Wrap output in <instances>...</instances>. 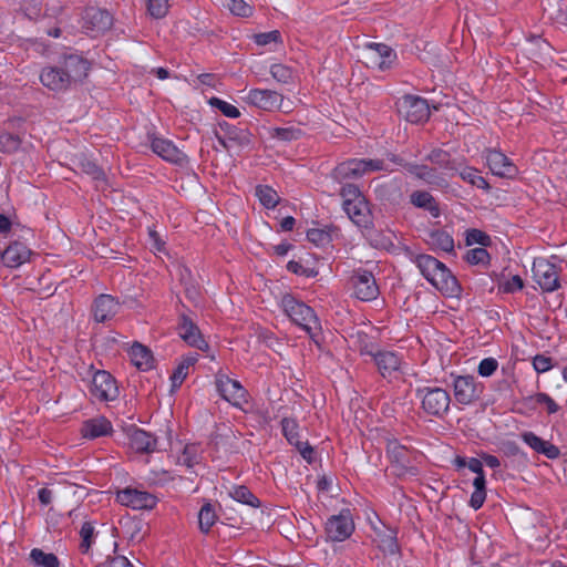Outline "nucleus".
Instances as JSON below:
<instances>
[{
    "mask_svg": "<svg viewBox=\"0 0 567 567\" xmlns=\"http://www.w3.org/2000/svg\"><path fill=\"white\" fill-rule=\"evenodd\" d=\"M41 83L52 92L68 91L72 85L61 66H45L40 73Z\"/></svg>",
    "mask_w": 567,
    "mask_h": 567,
    "instance_id": "obj_16",
    "label": "nucleus"
},
{
    "mask_svg": "<svg viewBox=\"0 0 567 567\" xmlns=\"http://www.w3.org/2000/svg\"><path fill=\"white\" fill-rule=\"evenodd\" d=\"M113 24L112 16L106 11L97 8H89L83 16V29L87 34L96 37L111 29Z\"/></svg>",
    "mask_w": 567,
    "mask_h": 567,
    "instance_id": "obj_10",
    "label": "nucleus"
},
{
    "mask_svg": "<svg viewBox=\"0 0 567 567\" xmlns=\"http://www.w3.org/2000/svg\"><path fill=\"white\" fill-rule=\"evenodd\" d=\"M467 467L475 474L483 473V464L478 458H470L467 462Z\"/></svg>",
    "mask_w": 567,
    "mask_h": 567,
    "instance_id": "obj_64",
    "label": "nucleus"
},
{
    "mask_svg": "<svg viewBox=\"0 0 567 567\" xmlns=\"http://www.w3.org/2000/svg\"><path fill=\"white\" fill-rule=\"evenodd\" d=\"M453 389L455 400L466 405L480 398L483 385L477 383L472 375H458L454 379Z\"/></svg>",
    "mask_w": 567,
    "mask_h": 567,
    "instance_id": "obj_9",
    "label": "nucleus"
},
{
    "mask_svg": "<svg viewBox=\"0 0 567 567\" xmlns=\"http://www.w3.org/2000/svg\"><path fill=\"white\" fill-rule=\"evenodd\" d=\"M216 514L213 506L207 503L203 505L198 514V524L203 533H208L216 522Z\"/></svg>",
    "mask_w": 567,
    "mask_h": 567,
    "instance_id": "obj_41",
    "label": "nucleus"
},
{
    "mask_svg": "<svg viewBox=\"0 0 567 567\" xmlns=\"http://www.w3.org/2000/svg\"><path fill=\"white\" fill-rule=\"evenodd\" d=\"M282 432L290 444H293L307 462H312L313 449L299 440L298 424L293 419H284L281 421Z\"/></svg>",
    "mask_w": 567,
    "mask_h": 567,
    "instance_id": "obj_22",
    "label": "nucleus"
},
{
    "mask_svg": "<svg viewBox=\"0 0 567 567\" xmlns=\"http://www.w3.org/2000/svg\"><path fill=\"white\" fill-rule=\"evenodd\" d=\"M486 163L491 172L499 177H513L517 172L509 158L495 150L487 152Z\"/></svg>",
    "mask_w": 567,
    "mask_h": 567,
    "instance_id": "obj_21",
    "label": "nucleus"
},
{
    "mask_svg": "<svg viewBox=\"0 0 567 567\" xmlns=\"http://www.w3.org/2000/svg\"><path fill=\"white\" fill-rule=\"evenodd\" d=\"M466 261L471 265H487L489 261V255L483 247L470 249L466 252Z\"/></svg>",
    "mask_w": 567,
    "mask_h": 567,
    "instance_id": "obj_46",
    "label": "nucleus"
},
{
    "mask_svg": "<svg viewBox=\"0 0 567 567\" xmlns=\"http://www.w3.org/2000/svg\"><path fill=\"white\" fill-rule=\"evenodd\" d=\"M522 439L535 452L542 453L550 460L557 458L560 454L559 449L557 446H555L548 441L540 439L533 432L523 433Z\"/></svg>",
    "mask_w": 567,
    "mask_h": 567,
    "instance_id": "obj_27",
    "label": "nucleus"
},
{
    "mask_svg": "<svg viewBox=\"0 0 567 567\" xmlns=\"http://www.w3.org/2000/svg\"><path fill=\"white\" fill-rule=\"evenodd\" d=\"M209 104L217 107L227 117L236 118L240 115L239 110L235 105L218 97H212Z\"/></svg>",
    "mask_w": 567,
    "mask_h": 567,
    "instance_id": "obj_47",
    "label": "nucleus"
},
{
    "mask_svg": "<svg viewBox=\"0 0 567 567\" xmlns=\"http://www.w3.org/2000/svg\"><path fill=\"white\" fill-rule=\"evenodd\" d=\"M426 158L435 165L437 171H458V167L453 161L450 159V156L445 151L434 150L426 156Z\"/></svg>",
    "mask_w": 567,
    "mask_h": 567,
    "instance_id": "obj_36",
    "label": "nucleus"
},
{
    "mask_svg": "<svg viewBox=\"0 0 567 567\" xmlns=\"http://www.w3.org/2000/svg\"><path fill=\"white\" fill-rule=\"evenodd\" d=\"M61 68L71 85H74L87 76L90 64L82 56L71 54L63 60Z\"/></svg>",
    "mask_w": 567,
    "mask_h": 567,
    "instance_id": "obj_18",
    "label": "nucleus"
},
{
    "mask_svg": "<svg viewBox=\"0 0 567 567\" xmlns=\"http://www.w3.org/2000/svg\"><path fill=\"white\" fill-rule=\"evenodd\" d=\"M307 238L316 245H323L329 241V235L320 229L308 230Z\"/></svg>",
    "mask_w": 567,
    "mask_h": 567,
    "instance_id": "obj_58",
    "label": "nucleus"
},
{
    "mask_svg": "<svg viewBox=\"0 0 567 567\" xmlns=\"http://www.w3.org/2000/svg\"><path fill=\"white\" fill-rule=\"evenodd\" d=\"M31 251L22 243H13L9 245L2 252L0 259L9 268H18L30 259Z\"/></svg>",
    "mask_w": 567,
    "mask_h": 567,
    "instance_id": "obj_23",
    "label": "nucleus"
},
{
    "mask_svg": "<svg viewBox=\"0 0 567 567\" xmlns=\"http://www.w3.org/2000/svg\"><path fill=\"white\" fill-rule=\"evenodd\" d=\"M429 282L446 297H457L461 293L457 279L444 264Z\"/></svg>",
    "mask_w": 567,
    "mask_h": 567,
    "instance_id": "obj_17",
    "label": "nucleus"
},
{
    "mask_svg": "<svg viewBox=\"0 0 567 567\" xmlns=\"http://www.w3.org/2000/svg\"><path fill=\"white\" fill-rule=\"evenodd\" d=\"M94 534V527L91 523H84L80 530V536L82 538L81 549L82 551H87L92 544V538Z\"/></svg>",
    "mask_w": 567,
    "mask_h": 567,
    "instance_id": "obj_52",
    "label": "nucleus"
},
{
    "mask_svg": "<svg viewBox=\"0 0 567 567\" xmlns=\"http://www.w3.org/2000/svg\"><path fill=\"white\" fill-rule=\"evenodd\" d=\"M197 360V354H188L183 358L182 362L178 364L172 375V382L174 386H179L183 383L185 378L188 375L189 368L193 367Z\"/></svg>",
    "mask_w": 567,
    "mask_h": 567,
    "instance_id": "obj_35",
    "label": "nucleus"
},
{
    "mask_svg": "<svg viewBox=\"0 0 567 567\" xmlns=\"http://www.w3.org/2000/svg\"><path fill=\"white\" fill-rule=\"evenodd\" d=\"M281 306L286 315L308 333L320 330V323L313 310L296 300L292 296L286 295L281 299Z\"/></svg>",
    "mask_w": 567,
    "mask_h": 567,
    "instance_id": "obj_1",
    "label": "nucleus"
},
{
    "mask_svg": "<svg viewBox=\"0 0 567 567\" xmlns=\"http://www.w3.org/2000/svg\"><path fill=\"white\" fill-rule=\"evenodd\" d=\"M148 236L152 247L155 248L157 251H163L165 241L161 238L159 234L154 229H150Z\"/></svg>",
    "mask_w": 567,
    "mask_h": 567,
    "instance_id": "obj_62",
    "label": "nucleus"
},
{
    "mask_svg": "<svg viewBox=\"0 0 567 567\" xmlns=\"http://www.w3.org/2000/svg\"><path fill=\"white\" fill-rule=\"evenodd\" d=\"M532 399L535 403L545 404L548 413H556L559 409L556 402L546 393H537Z\"/></svg>",
    "mask_w": 567,
    "mask_h": 567,
    "instance_id": "obj_56",
    "label": "nucleus"
},
{
    "mask_svg": "<svg viewBox=\"0 0 567 567\" xmlns=\"http://www.w3.org/2000/svg\"><path fill=\"white\" fill-rule=\"evenodd\" d=\"M245 100L248 104L265 111H282L288 113L292 110V102L289 100L285 101L281 94L272 90H250Z\"/></svg>",
    "mask_w": 567,
    "mask_h": 567,
    "instance_id": "obj_2",
    "label": "nucleus"
},
{
    "mask_svg": "<svg viewBox=\"0 0 567 567\" xmlns=\"http://www.w3.org/2000/svg\"><path fill=\"white\" fill-rule=\"evenodd\" d=\"M91 393L100 401H113L117 398L118 389L109 372L97 371L92 379Z\"/></svg>",
    "mask_w": 567,
    "mask_h": 567,
    "instance_id": "obj_12",
    "label": "nucleus"
},
{
    "mask_svg": "<svg viewBox=\"0 0 567 567\" xmlns=\"http://www.w3.org/2000/svg\"><path fill=\"white\" fill-rule=\"evenodd\" d=\"M460 177L467 182L468 184L476 186L482 189H489L488 183L485 181L483 176L480 175V172L473 167H464L458 171Z\"/></svg>",
    "mask_w": 567,
    "mask_h": 567,
    "instance_id": "obj_40",
    "label": "nucleus"
},
{
    "mask_svg": "<svg viewBox=\"0 0 567 567\" xmlns=\"http://www.w3.org/2000/svg\"><path fill=\"white\" fill-rule=\"evenodd\" d=\"M489 241V237L478 229L470 230L466 236L467 245L480 244L482 246H487Z\"/></svg>",
    "mask_w": 567,
    "mask_h": 567,
    "instance_id": "obj_55",
    "label": "nucleus"
},
{
    "mask_svg": "<svg viewBox=\"0 0 567 567\" xmlns=\"http://www.w3.org/2000/svg\"><path fill=\"white\" fill-rule=\"evenodd\" d=\"M341 197L343 198L342 206L343 208L354 204L359 200L364 199V196L361 194L360 189L352 184H346L340 192Z\"/></svg>",
    "mask_w": 567,
    "mask_h": 567,
    "instance_id": "obj_43",
    "label": "nucleus"
},
{
    "mask_svg": "<svg viewBox=\"0 0 567 567\" xmlns=\"http://www.w3.org/2000/svg\"><path fill=\"white\" fill-rule=\"evenodd\" d=\"M270 74L279 83H289L293 80V71L287 65L277 63L271 65Z\"/></svg>",
    "mask_w": 567,
    "mask_h": 567,
    "instance_id": "obj_44",
    "label": "nucleus"
},
{
    "mask_svg": "<svg viewBox=\"0 0 567 567\" xmlns=\"http://www.w3.org/2000/svg\"><path fill=\"white\" fill-rule=\"evenodd\" d=\"M229 495L235 501L251 507H258L260 505L259 499L244 485L234 486L229 491Z\"/></svg>",
    "mask_w": 567,
    "mask_h": 567,
    "instance_id": "obj_37",
    "label": "nucleus"
},
{
    "mask_svg": "<svg viewBox=\"0 0 567 567\" xmlns=\"http://www.w3.org/2000/svg\"><path fill=\"white\" fill-rule=\"evenodd\" d=\"M533 275L544 291L551 292L559 288L556 266L545 258H537L533 264Z\"/></svg>",
    "mask_w": 567,
    "mask_h": 567,
    "instance_id": "obj_7",
    "label": "nucleus"
},
{
    "mask_svg": "<svg viewBox=\"0 0 567 567\" xmlns=\"http://www.w3.org/2000/svg\"><path fill=\"white\" fill-rule=\"evenodd\" d=\"M351 280L354 296L358 299L363 301H371L379 296V287L372 272L360 269L352 276Z\"/></svg>",
    "mask_w": 567,
    "mask_h": 567,
    "instance_id": "obj_13",
    "label": "nucleus"
},
{
    "mask_svg": "<svg viewBox=\"0 0 567 567\" xmlns=\"http://www.w3.org/2000/svg\"><path fill=\"white\" fill-rule=\"evenodd\" d=\"M405 168L409 173L414 175L415 177L423 179L424 182L436 185L444 186L446 185L445 177L437 172L436 167H429L427 165H417V164H406Z\"/></svg>",
    "mask_w": 567,
    "mask_h": 567,
    "instance_id": "obj_26",
    "label": "nucleus"
},
{
    "mask_svg": "<svg viewBox=\"0 0 567 567\" xmlns=\"http://www.w3.org/2000/svg\"><path fill=\"white\" fill-rule=\"evenodd\" d=\"M110 567H134L125 556H116L111 559Z\"/></svg>",
    "mask_w": 567,
    "mask_h": 567,
    "instance_id": "obj_63",
    "label": "nucleus"
},
{
    "mask_svg": "<svg viewBox=\"0 0 567 567\" xmlns=\"http://www.w3.org/2000/svg\"><path fill=\"white\" fill-rule=\"evenodd\" d=\"M120 504L133 509H151L156 505V497L147 492L126 488L116 494Z\"/></svg>",
    "mask_w": 567,
    "mask_h": 567,
    "instance_id": "obj_15",
    "label": "nucleus"
},
{
    "mask_svg": "<svg viewBox=\"0 0 567 567\" xmlns=\"http://www.w3.org/2000/svg\"><path fill=\"white\" fill-rule=\"evenodd\" d=\"M485 498H486L485 489H474V492H473V494L471 496V499H470V505L474 509H478L484 504Z\"/></svg>",
    "mask_w": 567,
    "mask_h": 567,
    "instance_id": "obj_61",
    "label": "nucleus"
},
{
    "mask_svg": "<svg viewBox=\"0 0 567 567\" xmlns=\"http://www.w3.org/2000/svg\"><path fill=\"white\" fill-rule=\"evenodd\" d=\"M254 39L258 45H267L270 43H280L281 34L278 30H274L270 32L256 34L254 35Z\"/></svg>",
    "mask_w": 567,
    "mask_h": 567,
    "instance_id": "obj_51",
    "label": "nucleus"
},
{
    "mask_svg": "<svg viewBox=\"0 0 567 567\" xmlns=\"http://www.w3.org/2000/svg\"><path fill=\"white\" fill-rule=\"evenodd\" d=\"M178 334L190 347H195L199 350H206L208 348L197 326L184 315L181 316L179 319Z\"/></svg>",
    "mask_w": 567,
    "mask_h": 567,
    "instance_id": "obj_20",
    "label": "nucleus"
},
{
    "mask_svg": "<svg viewBox=\"0 0 567 567\" xmlns=\"http://www.w3.org/2000/svg\"><path fill=\"white\" fill-rule=\"evenodd\" d=\"M29 560L35 567H60L59 558L52 553H45L40 548H33Z\"/></svg>",
    "mask_w": 567,
    "mask_h": 567,
    "instance_id": "obj_34",
    "label": "nucleus"
},
{
    "mask_svg": "<svg viewBox=\"0 0 567 567\" xmlns=\"http://www.w3.org/2000/svg\"><path fill=\"white\" fill-rule=\"evenodd\" d=\"M411 202L416 207L425 208L430 210L434 216L437 215V206L433 196L427 192H414L411 195Z\"/></svg>",
    "mask_w": 567,
    "mask_h": 567,
    "instance_id": "obj_39",
    "label": "nucleus"
},
{
    "mask_svg": "<svg viewBox=\"0 0 567 567\" xmlns=\"http://www.w3.org/2000/svg\"><path fill=\"white\" fill-rule=\"evenodd\" d=\"M132 363L142 370H148L153 367V354L151 350L141 343H134L130 350Z\"/></svg>",
    "mask_w": 567,
    "mask_h": 567,
    "instance_id": "obj_31",
    "label": "nucleus"
},
{
    "mask_svg": "<svg viewBox=\"0 0 567 567\" xmlns=\"http://www.w3.org/2000/svg\"><path fill=\"white\" fill-rule=\"evenodd\" d=\"M168 0H148L147 9L152 17L161 19L168 11Z\"/></svg>",
    "mask_w": 567,
    "mask_h": 567,
    "instance_id": "obj_48",
    "label": "nucleus"
},
{
    "mask_svg": "<svg viewBox=\"0 0 567 567\" xmlns=\"http://www.w3.org/2000/svg\"><path fill=\"white\" fill-rule=\"evenodd\" d=\"M256 196L258 197L259 202L268 209L275 208L280 199L277 192L267 185L257 186Z\"/></svg>",
    "mask_w": 567,
    "mask_h": 567,
    "instance_id": "obj_38",
    "label": "nucleus"
},
{
    "mask_svg": "<svg viewBox=\"0 0 567 567\" xmlns=\"http://www.w3.org/2000/svg\"><path fill=\"white\" fill-rule=\"evenodd\" d=\"M300 131L293 127H276L271 130V136L280 141L289 142L297 140Z\"/></svg>",
    "mask_w": 567,
    "mask_h": 567,
    "instance_id": "obj_50",
    "label": "nucleus"
},
{
    "mask_svg": "<svg viewBox=\"0 0 567 567\" xmlns=\"http://www.w3.org/2000/svg\"><path fill=\"white\" fill-rule=\"evenodd\" d=\"M383 168V162L380 159L353 158L339 164L333 171V176L338 181H344L348 178H357L365 173L381 171Z\"/></svg>",
    "mask_w": 567,
    "mask_h": 567,
    "instance_id": "obj_5",
    "label": "nucleus"
},
{
    "mask_svg": "<svg viewBox=\"0 0 567 567\" xmlns=\"http://www.w3.org/2000/svg\"><path fill=\"white\" fill-rule=\"evenodd\" d=\"M524 287L523 279L519 276H513L502 285L504 292H514Z\"/></svg>",
    "mask_w": 567,
    "mask_h": 567,
    "instance_id": "obj_59",
    "label": "nucleus"
},
{
    "mask_svg": "<svg viewBox=\"0 0 567 567\" xmlns=\"http://www.w3.org/2000/svg\"><path fill=\"white\" fill-rule=\"evenodd\" d=\"M363 63L374 70L385 71L392 68L396 60V53L382 43H369L361 53Z\"/></svg>",
    "mask_w": 567,
    "mask_h": 567,
    "instance_id": "obj_4",
    "label": "nucleus"
},
{
    "mask_svg": "<svg viewBox=\"0 0 567 567\" xmlns=\"http://www.w3.org/2000/svg\"><path fill=\"white\" fill-rule=\"evenodd\" d=\"M354 529V524L350 511H342L339 515L330 517L326 524V533L329 539L342 542L350 537Z\"/></svg>",
    "mask_w": 567,
    "mask_h": 567,
    "instance_id": "obj_11",
    "label": "nucleus"
},
{
    "mask_svg": "<svg viewBox=\"0 0 567 567\" xmlns=\"http://www.w3.org/2000/svg\"><path fill=\"white\" fill-rule=\"evenodd\" d=\"M198 449L196 445H186L182 455L178 457V463L187 467H192L197 463Z\"/></svg>",
    "mask_w": 567,
    "mask_h": 567,
    "instance_id": "obj_49",
    "label": "nucleus"
},
{
    "mask_svg": "<svg viewBox=\"0 0 567 567\" xmlns=\"http://www.w3.org/2000/svg\"><path fill=\"white\" fill-rule=\"evenodd\" d=\"M152 151L165 161L182 164L185 162V154L178 150L171 141L155 137L151 143Z\"/></svg>",
    "mask_w": 567,
    "mask_h": 567,
    "instance_id": "obj_24",
    "label": "nucleus"
},
{
    "mask_svg": "<svg viewBox=\"0 0 567 567\" xmlns=\"http://www.w3.org/2000/svg\"><path fill=\"white\" fill-rule=\"evenodd\" d=\"M20 11L29 20L38 21L41 18H56L62 12V6L59 1L47 3L43 11L42 0H22Z\"/></svg>",
    "mask_w": 567,
    "mask_h": 567,
    "instance_id": "obj_14",
    "label": "nucleus"
},
{
    "mask_svg": "<svg viewBox=\"0 0 567 567\" xmlns=\"http://www.w3.org/2000/svg\"><path fill=\"white\" fill-rule=\"evenodd\" d=\"M21 144V141L19 136L10 134V133H2L0 134V150L6 153H14L19 150Z\"/></svg>",
    "mask_w": 567,
    "mask_h": 567,
    "instance_id": "obj_45",
    "label": "nucleus"
},
{
    "mask_svg": "<svg viewBox=\"0 0 567 567\" xmlns=\"http://www.w3.org/2000/svg\"><path fill=\"white\" fill-rule=\"evenodd\" d=\"M435 238V243L440 246V248L444 251H451L454 248V241L450 235L446 233H436L433 235Z\"/></svg>",
    "mask_w": 567,
    "mask_h": 567,
    "instance_id": "obj_57",
    "label": "nucleus"
},
{
    "mask_svg": "<svg viewBox=\"0 0 567 567\" xmlns=\"http://www.w3.org/2000/svg\"><path fill=\"white\" fill-rule=\"evenodd\" d=\"M386 453L391 462L400 468H405L409 463V452L395 440H390L386 444Z\"/></svg>",
    "mask_w": 567,
    "mask_h": 567,
    "instance_id": "obj_33",
    "label": "nucleus"
},
{
    "mask_svg": "<svg viewBox=\"0 0 567 567\" xmlns=\"http://www.w3.org/2000/svg\"><path fill=\"white\" fill-rule=\"evenodd\" d=\"M81 166L83 172L91 175L93 179L99 182L104 181V172L95 163L85 159L81 163Z\"/></svg>",
    "mask_w": 567,
    "mask_h": 567,
    "instance_id": "obj_54",
    "label": "nucleus"
},
{
    "mask_svg": "<svg viewBox=\"0 0 567 567\" xmlns=\"http://www.w3.org/2000/svg\"><path fill=\"white\" fill-rule=\"evenodd\" d=\"M533 365L537 372L543 373L551 368V360L544 355H536L533 360Z\"/></svg>",
    "mask_w": 567,
    "mask_h": 567,
    "instance_id": "obj_60",
    "label": "nucleus"
},
{
    "mask_svg": "<svg viewBox=\"0 0 567 567\" xmlns=\"http://www.w3.org/2000/svg\"><path fill=\"white\" fill-rule=\"evenodd\" d=\"M130 444L133 450L140 453H151L156 449V440L141 429H134L130 432Z\"/></svg>",
    "mask_w": 567,
    "mask_h": 567,
    "instance_id": "obj_30",
    "label": "nucleus"
},
{
    "mask_svg": "<svg viewBox=\"0 0 567 567\" xmlns=\"http://www.w3.org/2000/svg\"><path fill=\"white\" fill-rule=\"evenodd\" d=\"M399 110L411 123H420L430 117V107L426 100L419 96H403L399 103Z\"/></svg>",
    "mask_w": 567,
    "mask_h": 567,
    "instance_id": "obj_8",
    "label": "nucleus"
},
{
    "mask_svg": "<svg viewBox=\"0 0 567 567\" xmlns=\"http://www.w3.org/2000/svg\"><path fill=\"white\" fill-rule=\"evenodd\" d=\"M497 367L498 362L496 359L485 358L480 362L477 372L480 375L487 378L491 377L497 370Z\"/></svg>",
    "mask_w": 567,
    "mask_h": 567,
    "instance_id": "obj_53",
    "label": "nucleus"
},
{
    "mask_svg": "<svg viewBox=\"0 0 567 567\" xmlns=\"http://www.w3.org/2000/svg\"><path fill=\"white\" fill-rule=\"evenodd\" d=\"M349 218L359 227H369L372 223L371 210L364 199L343 208Z\"/></svg>",
    "mask_w": 567,
    "mask_h": 567,
    "instance_id": "obj_28",
    "label": "nucleus"
},
{
    "mask_svg": "<svg viewBox=\"0 0 567 567\" xmlns=\"http://www.w3.org/2000/svg\"><path fill=\"white\" fill-rule=\"evenodd\" d=\"M223 6L227 8L233 14L247 18L252 14V7L245 0H224Z\"/></svg>",
    "mask_w": 567,
    "mask_h": 567,
    "instance_id": "obj_42",
    "label": "nucleus"
},
{
    "mask_svg": "<svg viewBox=\"0 0 567 567\" xmlns=\"http://www.w3.org/2000/svg\"><path fill=\"white\" fill-rule=\"evenodd\" d=\"M215 383L221 398L234 406L241 408L247 402V392L239 381L233 380L219 371L216 374Z\"/></svg>",
    "mask_w": 567,
    "mask_h": 567,
    "instance_id": "obj_6",
    "label": "nucleus"
},
{
    "mask_svg": "<svg viewBox=\"0 0 567 567\" xmlns=\"http://www.w3.org/2000/svg\"><path fill=\"white\" fill-rule=\"evenodd\" d=\"M111 431V422L103 416L85 421L81 429L82 435L87 439L105 436L109 435Z\"/></svg>",
    "mask_w": 567,
    "mask_h": 567,
    "instance_id": "obj_29",
    "label": "nucleus"
},
{
    "mask_svg": "<svg viewBox=\"0 0 567 567\" xmlns=\"http://www.w3.org/2000/svg\"><path fill=\"white\" fill-rule=\"evenodd\" d=\"M373 360L384 378H391L399 372L401 367L400 357L390 351H378L373 354Z\"/></svg>",
    "mask_w": 567,
    "mask_h": 567,
    "instance_id": "obj_25",
    "label": "nucleus"
},
{
    "mask_svg": "<svg viewBox=\"0 0 567 567\" xmlns=\"http://www.w3.org/2000/svg\"><path fill=\"white\" fill-rule=\"evenodd\" d=\"M414 262L427 281H430L443 266V262L430 255H417Z\"/></svg>",
    "mask_w": 567,
    "mask_h": 567,
    "instance_id": "obj_32",
    "label": "nucleus"
},
{
    "mask_svg": "<svg viewBox=\"0 0 567 567\" xmlns=\"http://www.w3.org/2000/svg\"><path fill=\"white\" fill-rule=\"evenodd\" d=\"M417 398L421 400L423 411L429 415L442 416L450 409V394L442 388L425 386L419 389Z\"/></svg>",
    "mask_w": 567,
    "mask_h": 567,
    "instance_id": "obj_3",
    "label": "nucleus"
},
{
    "mask_svg": "<svg viewBox=\"0 0 567 567\" xmlns=\"http://www.w3.org/2000/svg\"><path fill=\"white\" fill-rule=\"evenodd\" d=\"M120 302L111 295H100L93 302L92 312L96 322H106L115 317Z\"/></svg>",
    "mask_w": 567,
    "mask_h": 567,
    "instance_id": "obj_19",
    "label": "nucleus"
}]
</instances>
